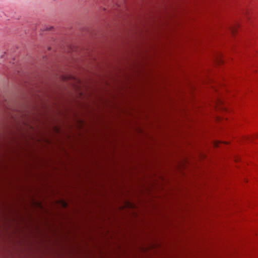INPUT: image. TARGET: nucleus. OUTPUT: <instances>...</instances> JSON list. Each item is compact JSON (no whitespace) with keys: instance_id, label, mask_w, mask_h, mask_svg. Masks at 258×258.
<instances>
[{"instance_id":"f03ea898","label":"nucleus","mask_w":258,"mask_h":258,"mask_svg":"<svg viewBox=\"0 0 258 258\" xmlns=\"http://www.w3.org/2000/svg\"><path fill=\"white\" fill-rule=\"evenodd\" d=\"M210 144H211V145H212V144H214V146H215L218 147V146H219V145H218L217 144H216V143H215V142H213L212 141V140H211Z\"/></svg>"},{"instance_id":"7ed1b4c3","label":"nucleus","mask_w":258,"mask_h":258,"mask_svg":"<svg viewBox=\"0 0 258 258\" xmlns=\"http://www.w3.org/2000/svg\"><path fill=\"white\" fill-rule=\"evenodd\" d=\"M218 63L219 64L223 63V59L221 58H220L218 60Z\"/></svg>"},{"instance_id":"f257e3e1","label":"nucleus","mask_w":258,"mask_h":258,"mask_svg":"<svg viewBox=\"0 0 258 258\" xmlns=\"http://www.w3.org/2000/svg\"><path fill=\"white\" fill-rule=\"evenodd\" d=\"M231 31L233 34L236 33V28H231Z\"/></svg>"},{"instance_id":"20e7f679","label":"nucleus","mask_w":258,"mask_h":258,"mask_svg":"<svg viewBox=\"0 0 258 258\" xmlns=\"http://www.w3.org/2000/svg\"><path fill=\"white\" fill-rule=\"evenodd\" d=\"M210 81H211V83H212V79H211L210 80Z\"/></svg>"}]
</instances>
